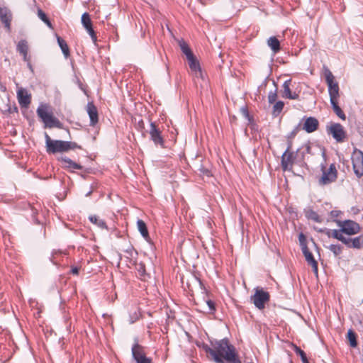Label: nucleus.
Segmentation results:
<instances>
[{"instance_id": "1", "label": "nucleus", "mask_w": 363, "mask_h": 363, "mask_svg": "<svg viewBox=\"0 0 363 363\" xmlns=\"http://www.w3.org/2000/svg\"><path fill=\"white\" fill-rule=\"evenodd\" d=\"M203 349L216 363H241L235 347L227 339L211 342V347L204 345Z\"/></svg>"}, {"instance_id": "2", "label": "nucleus", "mask_w": 363, "mask_h": 363, "mask_svg": "<svg viewBox=\"0 0 363 363\" xmlns=\"http://www.w3.org/2000/svg\"><path fill=\"white\" fill-rule=\"evenodd\" d=\"M324 75L328 86V92L332 108L338 118L342 121H345L346 115L338 105L340 98L338 83L335 81L334 75L329 69H325Z\"/></svg>"}, {"instance_id": "3", "label": "nucleus", "mask_w": 363, "mask_h": 363, "mask_svg": "<svg viewBox=\"0 0 363 363\" xmlns=\"http://www.w3.org/2000/svg\"><path fill=\"white\" fill-rule=\"evenodd\" d=\"M46 151L49 154L68 152L70 150L81 149V146L74 142L52 140L47 133H45Z\"/></svg>"}, {"instance_id": "4", "label": "nucleus", "mask_w": 363, "mask_h": 363, "mask_svg": "<svg viewBox=\"0 0 363 363\" xmlns=\"http://www.w3.org/2000/svg\"><path fill=\"white\" fill-rule=\"evenodd\" d=\"M37 115L45 124V128H62V123L57 118L50 110L48 104H40L37 108Z\"/></svg>"}, {"instance_id": "5", "label": "nucleus", "mask_w": 363, "mask_h": 363, "mask_svg": "<svg viewBox=\"0 0 363 363\" xmlns=\"http://www.w3.org/2000/svg\"><path fill=\"white\" fill-rule=\"evenodd\" d=\"M254 290L255 294L250 296V300L257 308L263 310L270 300V294L261 287H256Z\"/></svg>"}, {"instance_id": "6", "label": "nucleus", "mask_w": 363, "mask_h": 363, "mask_svg": "<svg viewBox=\"0 0 363 363\" xmlns=\"http://www.w3.org/2000/svg\"><path fill=\"white\" fill-rule=\"evenodd\" d=\"M351 160L354 172L357 177L360 178L363 176V152L354 148Z\"/></svg>"}, {"instance_id": "7", "label": "nucleus", "mask_w": 363, "mask_h": 363, "mask_svg": "<svg viewBox=\"0 0 363 363\" xmlns=\"http://www.w3.org/2000/svg\"><path fill=\"white\" fill-rule=\"evenodd\" d=\"M321 169L323 174L319 179L320 184L326 185L336 180L337 177V171L334 164H331L328 169H326L325 166L322 165Z\"/></svg>"}, {"instance_id": "8", "label": "nucleus", "mask_w": 363, "mask_h": 363, "mask_svg": "<svg viewBox=\"0 0 363 363\" xmlns=\"http://www.w3.org/2000/svg\"><path fill=\"white\" fill-rule=\"evenodd\" d=\"M337 225L342 228L343 233L348 235H353L360 232L361 228L359 225L351 220H345L343 221L337 220Z\"/></svg>"}, {"instance_id": "9", "label": "nucleus", "mask_w": 363, "mask_h": 363, "mask_svg": "<svg viewBox=\"0 0 363 363\" xmlns=\"http://www.w3.org/2000/svg\"><path fill=\"white\" fill-rule=\"evenodd\" d=\"M327 130L337 143H342L346 138V131L340 123H333L328 127Z\"/></svg>"}, {"instance_id": "10", "label": "nucleus", "mask_w": 363, "mask_h": 363, "mask_svg": "<svg viewBox=\"0 0 363 363\" xmlns=\"http://www.w3.org/2000/svg\"><path fill=\"white\" fill-rule=\"evenodd\" d=\"M132 355L136 363H152V359L146 356L143 347L137 342L132 347Z\"/></svg>"}, {"instance_id": "11", "label": "nucleus", "mask_w": 363, "mask_h": 363, "mask_svg": "<svg viewBox=\"0 0 363 363\" xmlns=\"http://www.w3.org/2000/svg\"><path fill=\"white\" fill-rule=\"evenodd\" d=\"M17 51L23 56V59L27 63L29 69L33 72V68L30 62V56L28 55V44L26 40H20L17 44Z\"/></svg>"}, {"instance_id": "12", "label": "nucleus", "mask_w": 363, "mask_h": 363, "mask_svg": "<svg viewBox=\"0 0 363 363\" xmlns=\"http://www.w3.org/2000/svg\"><path fill=\"white\" fill-rule=\"evenodd\" d=\"M291 146L292 143H288V147L281 156V167L284 171L291 169L294 164V154L290 152Z\"/></svg>"}, {"instance_id": "13", "label": "nucleus", "mask_w": 363, "mask_h": 363, "mask_svg": "<svg viewBox=\"0 0 363 363\" xmlns=\"http://www.w3.org/2000/svg\"><path fill=\"white\" fill-rule=\"evenodd\" d=\"M149 133L151 140L155 145H160L161 147H164V140L162 136V131L156 125L155 123H150Z\"/></svg>"}, {"instance_id": "14", "label": "nucleus", "mask_w": 363, "mask_h": 363, "mask_svg": "<svg viewBox=\"0 0 363 363\" xmlns=\"http://www.w3.org/2000/svg\"><path fill=\"white\" fill-rule=\"evenodd\" d=\"M17 99L22 108H28L31 102V94L26 89L20 88L17 91Z\"/></svg>"}, {"instance_id": "15", "label": "nucleus", "mask_w": 363, "mask_h": 363, "mask_svg": "<svg viewBox=\"0 0 363 363\" xmlns=\"http://www.w3.org/2000/svg\"><path fill=\"white\" fill-rule=\"evenodd\" d=\"M302 252L306 258V262L311 266L313 272L318 274V262L314 259L313 254L309 251L306 245H302Z\"/></svg>"}, {"instance_id": "16", "label": "nucleus", "mask_w": 363, "mask_h": 363, "mask_svg": "<svg viewBox=\"0 0 363 363\" xmlns=\"http://www.w3.org/2000/svg\"><path fill=\"white\" fill-rule=\"evenodd\" d=\"M319 126L318 121L314 117H308L304 120L303 130L308 133H311L318 130Z\"/></svg>"}, {"instance_id": "17", "label": "nucleus", "mask_w": 363, "mask_h": 363, "mask_svg": "<svg viewBox=\"0 0 363 363\" xmlns=\"http://www.w3.org/2000/svg\"><path fill=\"white\" fill-rule=\"evenodd\" d=\"M12 18V14L11 11L6 7L0 8V20L4 26L9 30L11 28V21Z\"/></svg>"}, {"instance_id": "18", "label": "nucleus", "mask_w": 363, "mask_h": 363, "mask_svg": "<svg viewBox=\"0 0 363 363\" xmlns=\"http://www.w3.org/2000/svg\"><path fill=\"white\" fill-rule=\"evenodd\" d=\"M189 61V65L191 70V72L194 74L196 77L203 78V74L201 70L199 62L194 57V56H191L189 58H187Z\"/></svg>"}, {"instance_id": "19", "label": "nucleus", "mask_w": 363, "mask_h": 363, "mask_svg": "<svg viewBox=\"0 0 363 363\" xmlns=\"http://www.w3.org/2000/svg\"><path fill=\"white\" fill-rule=\"evenodd\" d=\"M86 111L90 118V125L93 126L95 125L99 121L96 107L92 103H89L87 104Z\"/></svg>"}, {"instance_id": "20", "label": "nucleus", "mask_w": 363, "mask_h": 363, "mask_svg": "<svg viewBox=\"0 0 363 363\" xmlns=\"http://www.w3.org/2000/svg\"><path fill=\"white\" fill-rule=\"evenodd\" d=\"M61 162L62 163V167L65 169L81 170L83 168L82 165L76 163L67 157H62Z\"/></svg>"}, {"instance_id": "21", "label": "nucleus", "mask_w": 363, "mask_h": 363, "mask_svg": "<svg viewBox=\"0 0 363 363\" xmlns=\"http://www.w3.org/2000/svg\"><path fill=\"white\" fill-rule=\"evenodd\" d=\"M319 232L324 233L326 234L329 238H333L335 239H337L340 241L342 240L343 238V232L342 231V228L339 230H330V229H324V230H320Z\"/></svg>"}, {"instance_id": "22", "label": "nucleus", "mask_w": 363, "mask_h": 363, "mask_svg": "<svg viewBox=\"0 0 363 363\" xmlns=\"http://www.w3.org/2000/svg\"><path fill=\"white\" fill-rule=\"evenodd\" d=\"M291 79L286 80L283 84L284 95L283 96L289 99H296L298 95L296 93H292L290 89Z\"/></svg>"}, {"instance_id": "23", "label": "nucleus", "mask_w": 363, "mask_h": 363, "mask_svg": "<svg viewBox=\"0 0 363 363\" xmlns=\"http://www.w3.org/2000/svg\"><path fill=\"white\" fill-rule=\"evenodd\" d=\"M137 227L142 236L147 240L150 236L146 223L143 220H138L137 221Z\"/></svg>"}, {"instance_id": "24", "label": "nucleus", "mask_w": 363, "mask_h": 363, "mask_svg": "<svg viewBox=\"0 0 363 363\" xmlns=\"http://www.w3.org/2000/svg\"><path fill=\"white\" fill-rule=\"evenodd\" d=\"M268 46L272 50L274 53H277L281 48H280V42L279 40L274 36L270 37L267 40Z\"/></svg>"}, {"instance_id": "25", "label": "nucleus", "mask_w": 363, "mask_h": 363, "mask_svg": "<svg viewBox=\"0 0 363 363\" xmlns=\"http://www.w3.org/2000/svg\"><path fill=\"white\" fill-rule=\"evenodd\" d=\"M57 43L59 46L60 47L62 52H63L65 57H68L70 55L69 48L66 41L62 39L61 37H57Z\"/></svg>"}, {"instance_id": "26", "label": "nucleus", "mask_w": 363, "mask_h": 363, "mask_svg": "<svg viewBox=\"0 0 363 363\" xmlns=\"http://www.w3.org/2000/svg\"><path fill=\"white\" fill-rule=\"evenodd\" d=\"M89 218V220L93 224L97 225L99 228H100L101 229L107 228L105 221L103 219H101L99 216H95V215L90 216Z\"/></svg>"}, {"instance_id": "27", "label": "nucleus", "mask_w": 363, "mask_h": 363, "mask_svg": "<svg viewBox=\"0 0 363 363\" xmlns=\"http://www.w3.org/2000/svg\"><path fill=\"white\" fill-rule=\"evenodd\" d=\"M293 347L296 354L301 357L303 363H309L306 354L303 350L295 345H293Z\"/></svg>"}, {"instance_id": "28", "label": "nucleus", "mask_w": 363, "mask_h": 363, "mask_svg": "<svg viewBox=\"0 0 363 363\" xmlns=\"http://www.w3.org/2000/svg\"><path fill=\"white\" fill-rule=\"evenodd\" d=\"M82 23L84 28L92 26V22L88 13H84L82 16Z\"/></svg>"}, {"instance_id": "29", "label": "nucleus", "mask_w": 363, "mask_h": 363, "mask_svg": "<svg viewBox=\"0 0 363 363\" xmlns=\"http://www.w3.org/2000/svg\"><path fill=\"white\" fill-rule=\"evenodd\" d=\"M363 246V237L358 236L354 238H352V247L360 249Z\"/></svg>"}, {"instance_id": "30", "label": "nucleus", "mask_w": 363, "mask_h": 363, "mask_svg": "<svg viewBox=\"0 0 363 363\" xmlns=\"http://www.w3.org/2000/svg\"><path fill=\"white\" fill-rule=\"evenodd\" d=\"M328 249L334 254L335 257L342 254V247L340 245H330Z\"/></svg>"}, {"instance_id": "31", "label": "nucleus", "mask_w": 363, "mask_h": 363, "mask_svg": "<svg viewBox=\"0 0 363 363\" xmlns=\"http://www.w3.org/2000/svg\"><path fill=\"white\" fill-rule=\"evenodd\" d=\"M284 104L283 101H279L273 106V114L275 116L279 115L283 110Z\"/></svg>"}, {"instance_id": "32", "label": "nucleus", "mask_w": 363, "mask_h": 363, "mask_svg": "<svg viewBox=\"0 0 363 363\" xmlns=\"http://www.w3.org/2000/svg\"><path fill=\"white\" fill-rule=\"evenodd\" d=\"M347 339L350 341V344L352 347H354L357 346V342L356 340V334L351 330L347 333Z\"/></svg>"}, {"instance_id": "33", "label": "nucleus", "mask_w": 363, "mask_h": 363, "mask_svg": "<svg viewBox=\"0 0 363 363\" xmlns=\"http://www.w3.org/2000/svg\"><path fill=\"white\" fill-rule=\"evenodd\" d=\"M180 48L182 52L186 55V58H189L194 55L188 45L184 42L180 43Z\"/></svg>"}, {"instance_id": "34", "label": "nucleus", "mask_w": 363, "mask_h": 363, "mask_svg": "<svg viewBox=\"0 0 363 363\" xmlns=\"http://www.w3.org/2000/svg\"><path fill=\"white\" fill-rule=\"evenodd\" d=\"M306 216L309 219H311L315 222L320 223L322 221L319 215L312 210L308 211L306 213Z\"/></svg>"}, {"instance_id": "35", "label": "nucleus", "mask_w": 363, "mask_h": 363, "mask_svg": "<svg viewBox=\"0 0 363 363\" xmlns=\"http://www.w3.org/2000/svg\"><path fill=\"white\" fill-rule=\"evenodd\" d=\"M85 29L86 30L87 33L90 35L94 43L96 45L97 42V36L95 31L93 29V27L91 26Z\"/></svg>"}, {"instance_id": "36", "label": "nucleus", "mask_w": 363, "mask_h": 363, "mask_svg": "<svg viewBox=\"0 0 363 363\" xmlns=\"http://www.w3.org/2000/svg\"><path fill=\"white\" fill-rule=\"evenodd\" d=\"M300 130V128L299 126H296L289 135H288V140H289V142H291L292 143V140L296 137V135H297V133L299 132Z\"/></svg>"}, {"instance_id": "37", "label": "nucleus", "mask_w": 363, "mask_h": 363, "mask_svg": "<svg viewBox=\"0 0 363 363\" xmlns=\"http://www.w3.org/2000/svg\"><path fill=\"white\" fill-rule=\"evenodd\" d=\"M277 93L275 91H270L268 95V101L270 104H273L277 100Z\"/></svg>"}, {"instance_id": "38", "label": "nucleus", "mask_w": 363, "mask_h": 363, "mask_svg": "<svg viewBox=\"0 0 363 363\" xmlns=\"http://www.w3.org/2000/svg\"><path fill=\"white\" fill-rule=\"evenodd\" d=\"M341 242L345 244L348 247H352V238H347L343 236L342 240H341Z\"/></svg>"}, {"instance_id": "39", "label": "nucleus", "mask_w": 363, "mask_h": 363, "mask_svg": "<svg viewBox=\"0 0 363 363\" xmlns=\"http://www.w3.org/2000/svg\"><path fill=\"white\" fill-rule=\"evenodd\" d=\"M38 16L43 21L48 18L46 14L41 9L38 11Z\"/></svg>"}, {"instance_id": "40", "label": "nucleus", "mask_w": 363, "mask_h": 363, "mask_svg": "<svg viewBox=\"0 0 363 363\" xmlns=\"http://www.w3.org/2000/svg\"><path fill=\"white\" fill-rule=\"evenodd\" d=\"M6 111L9 112V113H13L18 112V108L14 104L13 106H9Z\"/></svg>"}, {"instance_id": "41", "label": "nucleus", "mask_w": 363, "mask_h": 363, "mask_svg": "<svg viewBox=\"0 0 363 363\" xmlns=\"http://www.w3.org/2000/svg\"><path fill=\"white\" fill-rule=\"evenodd\" d=\"M80 268L78 267H72L71 269V273L74 275H78L79 273Z\"/></svg>"}, {"instance_id": "42", "label": "nucleus", "mask_w": 363, "mask_h": 363, "mask_svg": "<svg viewBox=\"0 0 363 363\" xmlns=\"http://www.w3.org/2000/svg\"><path fill=\"white\" fill-rule=\"evenodd\" d=\"M206 303H207V304H208V306L209 307L210 311H214L215 310L214 303L212 301L208 300L206 301Z\"/></svg>"}, {"instance_id": "43", "label": "nucleus", "mask_w": 363, "mask_h": 363, "mask_svg": "<svg viewBox=\"0 0 363 363\" xmlns=\"http://www.w3.org/2000/svg\"><path fill=\"white\" fill-rule=\"evenodd\" d=\"M306 152L308 154H313V152H312V147H311L310 145H306Z\"/></svg>"}, {"instance_id": "44", "label": "nucleus", "mask_w": 363, "mask_h": 363, "mask_svg": "<svg viewBox=\"0 0 363 363\" xmlns=\"http://www.w3.org/2000/svg\"><path fill=\"white\" fill-rule=\"evenodd\" d=\"M43 22L45 23L49 28H52V23L50 21V20L48 19V18H45V20L43 21Z\"/></svg>"}, {"instance_id": "45", "label": "nucleus", "mask_w": 363, "mask_h": 363, "mask_svg": "<svg viewBox=\"0 0 363 363\" xmlns=\"http://www.w3.org/2000/svg\"><path fill=\"white\" fill-rule=\"evenodd\" d=\"M43 22L45 23L49 28H52V23L50 21V20L48 19V18H45V20L43 21Z\"/></svg>"}, {"instance_id": "46", "label": "nucleus", "mask_w": 363, "mask_h": 363, "mask_svg": "<svg viewBox=\"0 0 363 363\" xmlns=\"http://www.w3.org/2000/svg\"><path fill=\"white\" fill-rule=\"evenodd\" d=\"M242 112H243L244 115L245 116V117H247V118L249 117V113L245 108H242Z\"/></svg>"}, {"instance_id": "47", "label": "nucleus", "mask_w": 363, "mask_h": 363, "mask_svg": "<svg viewBox=\"0 0 363 363\" xmlns=\"http://www.w3.org/2000/svg\"><path fill=\"white\" fill-rule=\"evenodd\" d=\"M302 239L304 240V235L303 234H301L299 235V240H300V242H302ZM303 245V243H301V245Z\"/></svg>"}, {"instance_id": "48", "label": "nucleus", "mask_w": 363, "mask_h": 363, "mask_svg": "<svg viewBox=\"0 0 363 363\" xmlns=\"http://www.w3.org/2000/svg\"><path fill=\"white\" fill-rule=\"evenodd\" d=\"M140 267H141V269H143V272H144L145 271V267L143 265H142V264H141Z\"/></svg>"}]
</instances>
